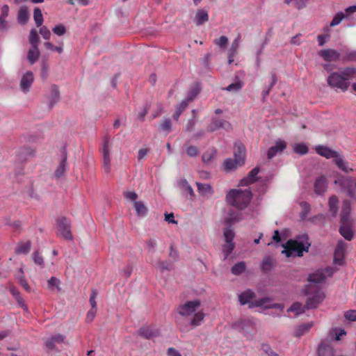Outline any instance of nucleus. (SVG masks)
<instances>
[{
  "instance_id": "obj_15",
  "label": "nucleus",
  "mask_w": 356,
  "mask_h": 356,
  "mask_svg": "<svg viewBox=\"0 0 356 356\" xmlns=\"http://www.w3.org/2000/svg\"><path fill=\"white\" fill-rule=\"evenodd\" d=\"M315 149L318 154L326 159H334L336 156H338V152L332 150L327 146L318 145Z\"/></svg>"
},
{
  "instance_id": "obj_4",
  "label": "nucleus",
  "mask_w": 356,
  "mask_h": 356,
  "mask_svg": "<svg viewBox=\"0 0 356 356\" xmlns=\"http://www.w3.org/2000/svg\"><path fill=\"white\" fill-rule=\"evenodd\" d=\"M284 250L282 251L286 257H301L305 251H308V247L305 248L302 242H298L293 240H289L283 245Z\"/></svg>"
},
{
  "instance_id": "obj_36",
  "label": "nucleus",
  "mask_w": 356,
  "mask_h": 356,
  "mask_svg": "<svg viewBox=\"0 0 356 356\" xmlns=\"http://www.w3.org/2000/svg\"><path fill=\"white\" fill-rule=\"evenodd\" d=\"M241 165H238V163H236V161L234 159H227L223 162L224 169L227 171L234 170Z\"/></svg>"
},
{
  "instance_id": "obj_17",
  "label": "nucleus",
  "mask_w": 356,
  "mask_h": 356,
  "mask_svg": "<svg viewBox=\"0 0 356 356\" xmlns=\"http://www.w3.org/2000/svg\"><path fill=\"white\" fill-rule=\"evenodd\" d=\"M259 168L258 167L252 169L247 177L243 178L240 184L241 186H248L249 184L254 183L257 180V175L259 174Z\"/></svg>"
},
{
  "instance_id": "obj_10",
  "label": "nucleus",
  "mask_w": 356,
  "mask_h": 356,
  "mask_svg": "<svg viewBox=\"0 0 356 356\" xmlns=\"http://www.w3.org/2000/svg\"><path fill=\"white\" fill-rule=\"evenodd\" d=\"M34 81V76L32 72H26L22 77L20 81V89L24 93L30 91L32 84Z\"/></svg>"
},
{
  "instance_id": "obj_51",
  "label": "nucleus",
  "mask_w": 356,
  "mask_h": 356,
  "mask_svg": "<svg viewBox=\"0 0 356 356\" xmlns=\"http://www.w3.org/2000/svg\"><path fill=\"white\" fill-rule=\"evenodd\" d=\"M270 79H271V83H270V86H268V88L267 89H264L262 91V95L264 97H266V96H268L269 95L271 89L273 88V86L277 83V78H276V76L274 74H271Z\"/></svg>"
},
{
  "instance_id": "obj_11",
  "label": "nucleus",
  "mask_w": 356,
  "mask_h": 356,
  "mask_svg": "<svg viewBox=\"0 0 356 356\" xmlns=\"http://www.w3.org/2000/svg\"><path fill=\"white\" fill-rule=\"evenodd\" d=\"M234 159L236 161L238 165H243L245 158V147L241 142L234 143Z\"/></svg>"
},
{
  "instance_id": "obj_28",
  "label": "nucleus",
  "mask_w": 356,
  "mask_h": 356,
  "mask_svg": "<svg viewBox=\"0 0 356 356\" xmlns=\"http://www.w3.org/2000/svg\"><path fill=\"white\" fill-rule=\"evenodd\" d=\"M51 100H50V106L52 108L56 103H57L60 99V92L58 90V87L53 84L51 86Z\"/></svg>"
},
{
  "instance_id": "obj_58",
  "label": "nucleus",
  "mask_w": 356,
  "mask_h": 356,
  "mask_svg": "<svg viewBox=\"0 0 356 356\" xmlns=\"http://www.w3.org/2000/svg\"><path fill=\"white\" fill-rule=\"evenodd\" d=\"M52 31L56 35L61 36L66 33V28L63 24H58L53 28Z\"/></svg>"
},
{
  "instance_id": "obj_2",
  "label": "nucleus",
  "mask_w": 356,
  "mask_h": 356,
  "mask_svg": "<svg viewBox=\"0 0 356 356\" xmlns=\"http://www.w3.org/2000/svg\"><path fill=\"white\" fill-rule=\"evenodd\" d=\"M252 197L248 189H232L226 195L227 203L238 209L243 210L248 207Z\"/></svg>"
},
{
  "instance_id": "obj_7",
  "label": "nucleus",
  "mask_w": 356,
  "mask_h": 356,
  "mask_svg": "<svg viewBox=\"0 0 356 356\" xmlns=\"http://www.w3.org/2000/svg\"><path fill=\"white\" fill-rule=\"evenodd\" d=\"M58 234L65 239L72 240V234L71 232V222L65 217L60 218L57 220Z\"/></svg>"
},
{
  "instance_id": "obj_50",
  "label": "nucleus",
  "mask_w": 356,
  "mask_h": 356,
  "mask_svg": "<svg viewBox=\"0 0 356 356\" xmlns=\"http://www.w3.org/2000/svg\"><path fill=\"white\" fill-rule=\"evenodd\" d=\"M222 123H223V120L213 119L212 120L211 125L209 126V130L210 131H214L216 130L221 129V127L222 126Z\"/></svg>"
},
{
  "instance_id": "obj_33",
  "label": "nucleus",
  "mask_w": 356,
  "mask_h": 356,
  "mask_svg": "<svg viewBox=\"0 0 356 356\" xmlns=\"http://www.w3.org/2000/svg\"><path fill=\"white\" fill-rule=\"evenodd\" d=\"M134 207L138 216H144L147 214V209L142 202L135 201Z\"/></svg>"
},
{
  "instance_id": "obj_53",
  "label": "nucleus",
  "mask_w": 356,
  "mask_h": 356,
  "mask_svg": "<svg viewBox=\"0 0 356 356\" xmlns=\"http://www.w3.org/2000/svg\"><path fill=\"white\" fill-rule=\"evenodd\" d=\"M307 0H285L286 4L293 3L298 9L302 8L306 3Z\"/></svg>"
},
{
  "instance_id": "obj_32",
  "label": "nucleus",
  "mask_w": 356,
  "mask_h": 356,
  "mask_svg": "<svg viewBox=\"0 0 356 356\" xmlns=\"http://www.w3.org/2000/svg\"><path fill=\"white\" fill-rule=\"evenodd\" d=\"M339 72L349 81V80L353 78L356 74V67H348L341 70Z\"/></svg>"
},
{
  "instance_id": "obj_3",
  "label": "nucleus",
  "mask_w": 356,
  "mask_h": 356,
  "mask_svg": "<svg viewBox=\"0 0 356 356\" xmlns=\"http://www.w3.org/2000/svg\"><path fill=\"white\" fill-rule=\"evenodd\" d=\"M307 281L309 283L301 290L300 294L301 296H307L306 304L302 305L301 303L296 302L287 309V312H294L296 316H298L310 308L312 304V273L308 275Z\"/></svg>"
},
{
  "instance_id": "obj_47",
  "label": "nucleus",
  "mask_w": 356,
  "mask_h": 356,
  "mask_svg": "<svg viewBox=\"0 0 356 356\" xmlns=\"http://www.w3.org/2000/svg\"><path fill=\"white\" fill-rule=\"evenodd\" d=\"M325 33L318 35L317 36V40L319 46H323L327 41V38H330V30L327 27L325 29Z\"/></svg>"
},
{
  "instance_id": "obj_54",
  "label": "nucleus",
  "mask_w": 356,
  "mask_h": 356,
  "mask_svg": "<svg viewBox=\"0 0 356 356\" xmlns=\"http://www.w3.org/2000/svg\"><path fill=\"white\" fill-rule=\"evenodd\" d=\"M344 318L348 321H356V309H350L345 312Z\"/></svg>"
},
{
  "instance_id": "obj_13",
  "label": "nucleus",
  "mask_w": 356,
  "mask_h": 356,
  "mask_svg": "<svg viewBox=\"0 0 356 356\" xmlns=\"http://www.w3.org/2000/svg\"><path fill=\"white\" fill-rule=\"evenodd\" d=\"M102 153L103 156V168L105 172H108L111 169V157L108 139L104 140Z\"/></svg>"
},
{
  "instance_id": "obj_12",
  "label": "nucleus",
  "mask_w": 356,
  "mask_h": 356,
  "mask_svg": "<svg viewBox=\"0 0 356 356\" xmlns=\"http://www.w3.org/2000/svg\"><path fill=\"white\" fill-rule=\"evenodd\" d=\"M138 335L146 339H154L160 336V332L158 329L151 326H143L138 331Z\"/></svg>"
},
{
  "instance_id": "obj_8",
  "label": "nucleus",
  "mask_w": 356,
  "mask_h": 356,
  "mask_svg": "<svg viewBox=\"0 0 356 356\" xmlns=\"http://www.w3.org/2000/svg\"><path fill=\"white\" fill-rule=\"evenodd\" d=\"M200 305L201 302L197 299L187 301L178 307L177 312L182 316H189L195 313Z\"/></svg>"
},
{
  "instance_id": "obj_14",
  "label": "nucleus",
  "mask_w": 356,
  "mask_h": 356,
  "mask_svg": "<svg viewBox=\"0 0 356 356\" xmlns=\"http://www.w3.org/2000/svg\"><path fill=\"white\" fill-rule=\"evenodd\" d=\"M318 54L326 61H337L340 57L339 52L332 49L321 50Z\"/></svg>"
},
{
  "instance_id": "obj_35",
  "label": "nucleus",
  "mask_w": 356,
  "mask_h": 356,
  "mask_svg": "<svg viewBox=\"0 0 356 356\" xmlns=\"http://www.w3.org/2000/svg\"><path fill=\"white\" fill-rule=\"evenodd\" d=\"M29 40L31 47H38V42L40 40V38L35 29H33L31 30Z\"/></svg>"
},
{
  "instance_id": "obj_45",
  "label": "nucleus",
  "mask_w": 356,
  "mask_h": 356,
  "mask_svg": "<svg viewBox=\"0 0 356 356\" xmlns=\"http://www.w3.org/2000/svg\"><path fill=\"white\" fill-rule=\"evenodd\" d=\"M310 328L309 324H302L300 325L295 332L294 336L296 337H300L303 335L305 333L308 332Z\"/></svg>"
},
{
  "instance_id": "obj_40",
  "label": "nucleus",
  "mask_w": 356,
  "mask_h": 356,
  "mask_svg": "<svg viewBox=\"0 0 356 356\" xmlns=\"http://www.w3.org/2000/svg\"><path fill=\"white\" fill-rule=\"evenodd\" d=\"M216 154V150L214 149H209L203 153L202 156V161L204 163L210 162Z\"/></svg>"
},
{
  "instance_id": "obj_19",
  "label": "nucleus",
  "mask_w": 356,
  "mask_h": 356,
  "mask_svg": "<svg viewBox=\"0 0 356 356\" xmlns=\"http://www.w3.org/2000/svg\"><path fill=\"white\" fill-rule=\"evenodd\" d=\"M255 298V293L251 289H248L243 292H242L238 296V301L240 302L241 305H244L246 304H248V306L250 305V303L252 302L253 300H251Z\"/></svg>"
},
{
  "instance_id": "obj_49",
  "label": "nucleus",
  "mask_w": 356,
  "mask_h": 356,
  "mask_svg": "<svg viewBox=\"0 0 356 356\" xmlns=\"http://www.w3.org/2000/svg\"><path fill=\"white\" fill-rule=\"evenodd\" d=\"M172 122L170 119H165L160 124V129L168 134L171 131Z\"/></svg>"
},
{
  "instance_id": "obj_23",
  "label": "nucleus",
  "mask_w": 356,
  "mask_h": 356,
  "mask_svg": "<svg viewBox=\"0 0 356 356\" xmlns=\"http://www.w3.org/2000/svg\"><path fill=\"white\" fill-rule=\"evenodd\" d=\"M198 193L202 196L211 195L213 194V190L209 184L196 183Z\"/></svg>"
},
{
  "instance_id": "obj_30",
  "label": "nucleus",
  "mask_w": 356,
  "mask_h": 356,
  "mask_svg": "<svg viewBox=\"0 0 356 356\" xmlns=\"http://www.w3.org/2000/svg\"><path fill=\"white\" fill-rule=\"evenodd\" d=\"M31 247V242L27 241L26 242H19L17 244L16 253L26 254L29 252Z\"/></svg>"
},
{
  "instance_id": "obj_46",
  "label": "nucleus",
  "mask_w": 356,
  "mask_h": 356,
  "mask_svg": "<svg viewBox=\"0 0 356 356\" xmlns=\"http://www.w3.org/2000/svg\"><path fill=\"white\" fill-rule=\"evenodd\" d=\"M346 15L342 13V12H339V13H337L334 17H333L332 22H330V26H337L338 24H339L341 23V22L346 17Z\"/></svg>"
},
{
  "instance_id": "obj_38",
  "label": "nucleus",
  "mask_w": 356,
  "mask_h": 356,
  "mask_svg": "<svg viewBox=\"0 0 356 356\" xmlns=\"http://www.w3.org/2000/svg\"><path fill=\"white\" fill-rule=\"evenodd\" d=\"M33 19L37 27H40L43 23V16L39 8H35L33 13Z\"/></svg>"
},
{
  "instance_id": "obj_21",
  "label": "nucleus",
  "mask_w": 356,
  "mask_h": 356,
  "mask_svg": "<svg viewBox=\"0 0 356 356\" xmlns=\"http://www.w3.org/2000/svg\"><path fill=\"white\" fill-rule=\"evenodd\" d=\"M318 356H334V349L330 344L321 343L318 349Z\"/></svg>"
},
{
  "instance_id": "obj_27",
  "label": "nucleus",
  "mask_w": 356,
  "mask_h": 356,
  "mask_svg": "<svg viewBox=\"0 0 356 356\" xmlns=\"http://www.w3.org/2000/svg\"><path fill=\"white\" fill-rule=\"evenodd\" d=\"M271 301L272 298L269 297L259 298L253 300L252 302L250 303L249 308L252 309L254 307H264L265 309V307L268 306L266 304L270 302Z\"/></svg>"
},
{
  "instance_id": "obj_9",
  "label": "nucleus",
  "mask_w": 356,
  "mask_h": 356,
  "mask_svg": "<svg viewBox=\"0 0 356 356\" xmlns=\"http://www.w3.org/2000/svg\"><path fill=\"white\" fill-rule=\"evenodd\" d=\"M346 244L342 241L338 242L334 253V263L341 266L343 264Z\"/></svg>"
},
{
  "instance_id": "obj_16",
  "label": "nucleus",
  "mask_w": 356,
  "mask_h": 356,
  "mask_svg": "<svg viewBox=\"0 0 356 356\" xmlns=\"http://www.w3.org/2000/svg\"><path fill=\"white\" fill-rule=\"evenodd\" d=\"M314 191L318 195L325 193L327 188V181L325 176L317 178L314 184Z\"/></svg>"
},
{
  "instance_id": "obj_1",
  "label": "nucleus",
  "mask_w": 356,
  "mask_h": 356,
  "mask_svg": "<svg viewBox=\"0 0 356 356\" xmlns=\"http://www.w3.org/2000/svg\"><path fill=\"white\" fill-rule=\"evenodd\" d=\"M336 271L337 268L326 266L313 273V308L316 307L325 299L327 280L332 277Z\"/></svg>"
},
{
  "instance_id": "obj_43",
  "label": "nucleus",
  "mask_w": 356,
  "mask_h": 356,
  "mask_svg": "<svg viewBox=\"0 0 356 356\" xmlns=\"http://www.w3.org/2000/svg\"><path fill=\"white\" fill-rule=\"evenodd\" d=\"M66 157L65 156L62 161L59 163V165H58L56 171H55V176L57 178L60 177L63 175L65 170V163H66Z\"/></svg>"
},
{
  "instance_id": "obj_62",
  "label": "nucleus",
  "mask_w": 356,
  "mask_h": 356,
  "mask_svg": "<svg viewBox=\"0 0 356 356\" xmlns=\"http://www.w3.org/2000/svg\"><path fill=\"white\" fill-rule=\"evenodd\" d=\"M58 283L59 281L56 277H51L47 282L48 288L53 290L54 287H56L59 290Z\"/></svg>"
},
{
  "instance_id": "obj_52",
  "label": "nucleus",
  "mask_w": 356,
  "mask_h": 356,
  "mask_svg": "<svg viewBox=\"0 0 356 356\" xmlns=\"http://www.w3.org/2000/svg\"><path fill=\"white\" fill-rule=\"evenodd\" d=\"M45 48L48 50L56 51L59 54H61L63 51V46H55L51 42H46L44 44Z\"/></svg>"
},
{
  "instance_id": "obj_39",
  "label": "nucleus",
  "mask_w": 356,
  "mask_h": 356,
  "mask_svg": "<svg viewBox=\"0 0 356 356\" xmlns=\"http://www.w3.org/2000/svg\"><path fill=\"white\" fill-rule=\"evenodd\" d=\"M245 263L240 261L232 267L231 271L234 275H238L241 274L245 270Z\"/></svg>"
},
{
  "instance_id": "obj_59",
  "label": "nucleus",
  "mask_w": 356,
  "mask_h": 356,
  "mask_svg": "<svg viewBox=\"0 0 356 356\" xmlns=\"http://www.w3.org/2000/svg\"><path fill=\"white\" fill-rule=\"evenodd\" d=\"M214 42L221 48H225L228 43V38L226 36H220L218 39H216Z\"/></svg>"
},
{
  "instance_id": "obj_31",
  "label": "nucleus",
  "mask_w": 356,
  "mask_h": 356,
  "mask_svg": "<svg viewBox=\"0 0 356 356\" xmlns=\"http://www.w3.org/2000/svg\"><path fill=\"white\" fill-rule=\"evenodd\" d=\"M334 161L335 164L343 171L346 172H348L349 170H352V169L348 167V163L346 162L343 157L339 155L338 153V156L334 158Z\"/></svg>"
},
{
  "instance_id": "obj_24",
  "label": "nucleus",
  "mask_w": 356,
  "mask_h": 356,
  "mask_svg": "<svg viewBox=\"0 0 356 356\" xmlns=\"http://www.w3.org/2000/svg\"><path fill=\"white\" fill-rule=\"evenodd\" d=\"M209 20L208 12L198 10L195 15V22L197 26L202 25Z\"/></svg>"
},
{
  "instance_id": "obj_22",
  "label": "nucleus",
  "mask_w": 356,
  "mask_h": 356,
  "mask_svg": "<svg viewBox=\"0 0 356 356\" xmlns=\"http://www.w3.org/2000/svg\"><path fill=\"white\" fill-rule=\"evenodd\" d=\"M339 232L346 240H352L353 233L350 226V222L346 223H341L339 228Z\"/></svg>"
},
{
  "instance_id": "obj_34",
  "label": "nucleus",
  "mask_w": 356,
  "mask_h": 356,
  "mask_svg": "<svg viewBox=\"0 0 356 356\" xmlns=\"http://www.w3.org/2000/svg\"><path fill=\"white\" fill-rule=\"evenodd\" d=\"M204 318V314L202 311H199L194 314V316L191 321V324L193 327L200 325Z\"/></svg>"
},
{
  "instance_id": "obj_37",
  "label": "nucleus",
  "mask_w": 356,
  "mask_h": 356,
  "mask_svg": "<svg viewBox=\"0 0 356 356\" xmlns=\"http://www.w3.org/2000/svg\"><path fill=\"white\" fill-rule=\"evenodd\" d=\"M188 101L183 100L179 104H178L176 107V111L173 115V118L175 120H178L179 116L182 113V112L188 106Z\"/></svg>"
},
{
  "instance_id": "obj_18",
  "label": "nucleus",
  "mask_w": 356,
  "mask_h": 356,
  "mask_svg": "<svg viewBox=\"0 0 356 356\" xmlns=\"http://www.w3.org/2000/svg\"><path fill=\"white\" fill-rule=\"evenodd\" d=\"M286 147V144L283 140H278L274 146H272L268 150L267 156L269 159L273 158L278 152H282Z\"/></svg>"
},
{
  "instance_id": "obj_60",
  "label": "nucleus",
  "mask_w": 356,
  "mask_h": 356,
  "mask_svg": "<svg viewBox=\"0 0 356 356\" xmlns=\"http://www.w3.org/2000/svg\"><path fill=\"white\" fill-rule=\"evenodd\" d=\"M40 34L42 36L44 40H49L51 37V32L47 26H41L39 30Z\"/></svg>"
},
{
  "instance_id": "obj_56",
  "label": "nucleus",
  "mask_w": 356,
  "mask_h": 356,
  "mask_svg": "<svg viewBox=\"0 0 356 356\" xmlns=\"http://www.w3.org/2000/svg\"><path fill=\"white\" fill-rule=\"evenodd\" d=\"M200 92L198 87L193 88L188 92V97L184 101H188V103L191 102Z\"/></svg>"
},
{
  "instance_id": "obj_57",
  "label": "nucleus",
  "mask_w": 356,
  "mask_h": 356,
  "mask_svg": "<svg viewBox=\"0 0 356 356\" xmlns=\"http://www.w3.org/2000/svg\"><path fill=\"white\" fill-rule=\"evenodd\" d=\"M344 61H356V51H347L343 58Z\"/></svg>"
},
{
  "instance_id": "obj_61",
  "label": "nucleus",
  "mask_w": 356,
  "mask_h": 356,
  "mask_svg": "<svg viewBox=\"0 0 356 356\" xmlns=\"http://www.w3.org/2000/svg\"><path fill=\"white\" fill-rule=\"evenodd\" d=\"M98 293L95 289H92L91 291L90 297V304L92 309H95L97 307L96 298L97 297Z\"/></svg>"
},
{
  "instance_id": "obj_55",
  "label": "nucleus",
  "mask_w": 356,
  "mask_h": 356,
  "mask_svg": "<svg viewBox=\"0 0 356 356\" xmlns=\"http://www.w3.org/2000/svg\"><path fill=\"white\" fill-rule=\"evenodd\" d=\"M179 185L182 188H185L186 191L191 195H194V191L192 187L189 185L188 181L186 179H181L179 182Z\"/></svg>"
},
{
  "instance_id": "obj_44",
  "label": "nucleus",
  "mask_w": 356,
  "mask_h": 356,
  "mask_svg": "<svg viewBox=\"0 0 356 356\" xmlns=\"http://www.w3.org/2000/svg\"><path fill=\"white\" fill-rule=\"evenodd\" d=\"M293 149L295 153L300 155L305 154L308 152V147L303 143L295 144Z\"/></svg>"
},
{
  "instance_id": "obj_41",
  "label": "nucleus",
  "mask_w": 356,
  "mask_h": 356,
  "mask_svg": "<svg viewBox=\"0 0 356 356\" xmlns=\"http://www.w3.org/2000/svg\"><path fill=\"white\" fill-rule=\"evenodd\" d=\"M329 207L330 211L332 212V215L334 216L337 213V204H338V199L337 196L332 195L329 198Z\"/></svg>"
},
{
  "instance_id": "obj_26",
  "label": "nucleus",
  "mask_w": 356,
  "mask_h": 356,
  "mask_svg": "<svg viewBox=\"0 0 356 356\" xmlns=\"http://www.w3.org/2000/svg\"><path fill=\"white\" fill-rule=\"evenodd\" d=\"M40 54L38 47H31L30 48L27 54V60L31 65H33L38 60Z\"/></svg>"
},
{
  "instance_id": "obj_6",
  "label": "nucleus",
  "mask_w": 356,
  "mask_h": 356,
  "mask_svg": "<svg viewBox=\"0 0 356 356\" xmlns=\"http://www.w3.org/2000/svg\"><path fill=\"white\" fill-rule=\"evenodd\" d=\"M223 235L225 238V243L222 245V251L225 254V259H226L235 248V243L233 242L235 234L232 228L225 227Z\"/></svg>"
},
{
  "instance_id": "obj_5",
  "label": "nucleus",
  "mask_w": 356,
  "mask_h": 356,
  "mask_svg": "<svg viewBox=\"0 0 356 356\" xmlns=\"http://www.w3.org/2000/svg\"><path fill=\"white\" fill-rule=\"evenodd\" d=\"M328 85L335 89L346 91L350 86V81L346 80L340 72H333L327 78Z\"/></svg>"
},
{
  "instance_id": "obj_29",
  "label": "nucleus",
  "mask_w": 356,
  "mask_h": 356,
  "mask_svg": "<svg viewBox=\"0 0 356 356\" xmlns=\"http://www.w3.org/2000/svg\"><path fill=\"white\" fill-rule=\"evenodd\" d=\"M29 19V13L26 7H22L18 11L17 19L22 24L27 23Z\"/></svg>"
},
{
  "instance_id": "obj_25",
  "label": "nucleus",
  "mask_w": 356,
  "mask_h": 356,
  "mask_svg": "<svg viewBox=\"0 0 356 356\" xmlns=\"http://www.w3.org/2000/svg\"><path fill=\"white\" fill-rule=\"evenodd\" d=\"M241 213L230 211L228 213V216L225 218V222L226 227H231V224L234 222H238L241 220Z\"/></svg>"
},
{
  "instance_id": "obj_42",
  "label": "nucleus",
  "mask_w": 356,
  "mask_h": 356,
  "mask_svg": "<svg viewBox=\"0 0 356 356\" xmlns=\"http://www.w3.org/2000/svg\"><path fill=\"white\" fill-rule=\"evenodd\" d=\"M244 86V83L241 80H237L234 83L229 84L225 90L227 91L237 92L240 90Z\"/></svg>"
},
{
  "instance_id": "obj_48",
  "label": "nucleus",
  "mask_w": 356,
  "mask_h": 356,
  "mask_svg": "<svg viewBox=\"0 0 356 356\" xmlns=\"http://www.w3.org/2000/svg\"><path fill=\"white\" fill-rule=\"evenodd\" d=\"M186 152L190 157L197 156L200 153V149L197 146L188 145L186 148Z\"/></svg>"
},
{
  "instance_id": "obj_20",
  "label": "nucleus",
  "mask_w": 356,
  "mask_h": 356,
  "mask_svg": "<svg viewBox=\"0 0 356 356\" xmlns=\"http://www.w3.org/2000/svg\"><path fill=\"white\" fill-rule=\"evenodd\" d=\"M350 204L348 201L346 200L343 203L341 212V223H346L350 222Z\"/></svg>"
},
{
  "instance_id": "obj_63",
  "label": "nucleus",
  "mask_w": 356,
  "mask_h": 356,
  "mask_svg": "<svg viewBox=\"0 0 356 356\" xmlns=\"http://www.w3.org/2000/svg\"><path fill=\"white\" fill-rule=\"evenodd\" d=\"M33 261H34V263L40 266H44V260H43V258L40 255V254L39 253V252H34L33 254Z\"/></svg>"
},
{
  "instance_id": "obj_64",
  "label": "nucleus",
  "mask_w": 356,
  "mask_h": 356,
  "mask_svg": "<svg viewBox=\"0 0 356 356\" xmlns=\"http://www.w3.org/2000/svg\"><path fill=\"white\" fill-rule=\"evenodd\" d=\"M149 148H141L138 150V160L141 161L144 159L149 154Z\"/></svg>"
}]
</instances>
